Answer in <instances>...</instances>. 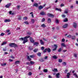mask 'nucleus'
I'll return each mask as SVG.
<instances>
[{"mask_svg":"<svg viewBox=\"0 0 78 78\" xmlns=\"http://www.w3.org/2000/svg\"><path fill=\"white\" fill-rule=\"evenodd\" d=\"M17 8L18 9H20V6L18 5L17 6Z\"/></svg>","mask_w":78,"mask_h":78,"instance_id":"54","label":"nucleus"},{"mask_svg":"<svg viewBox=\"0 0 78 78\" xmlns=\"http://www.w3.org/2000/svg\"><path fill=\"white\" fill-rule=\"evenodd\" d=\"M30 37V36H28L25 37H21L20 38V41H21V40L23 41V44H25L26 42H28V39H28V38H29Z\"/></svg>","mask_w":78,"mask_h":78,"instance_id":"1","label":"nucleus"},{"mask_svg":"<svg viewBox=\"0 0 78 78\" xmlns=\"http://www.w3.org/2000/svg\"><path fill=\"white\" fill-rule=\"evenodd\" d=\"M28 49L30 50H32L33 49V47L30 46L28 48Z\"/></svg>","mask_w":78,"mask_h":78,"instance_id":"24","label":"nucleus"},{"mask_svg":"<svg viewBox=\"0 0 78 78\" xmlns=\"http://www.w3.org/2000/svg\"><path fill=\"white\" fill-rule=\"evenodd\" d=\"M44 5H43V6L40 5L38 7V9L39 10H41L42 9H43V8H44Z\"/></svg>","mask_w":78,"mask_h":78,"instance_id":"5","label":"nucleus"},{"mask_svg":"<svg viewBox=\"0 0 78 78\" xmlns=\"http://www.w3.org/2000/svg\"><path fill=\"white\" fill-rule=\"evenodd\" d=\"M27 59L30 61L31 60V59L30 58V56H27Z\"/></svg>","mask_w":78,"mask_h":78,"instance_id":"28","label":"nucleus"},{"mask_svg":"<svg viewBox=\"0 0 78 78\" xmlns=\"http://www.w3.org/2000/svg\"><path fill=\"white\" fill-rule=\"evenodd\" d=\"M67 37H69V38H70V37H71V38L72 36H71V35H69L67 36Z\"/></svg>","mask_w":78,"mask_h":78,"instance_id":"48","label":"nucleus"},{"mask_svg":"<svg viewBox=\"0 0 78 78\" xmlns=\"http://www.w3.org/2000/svg\"><path fill=\"white\" fill-rule=\"evenodd\" d=\"M40 43L41 45H44V43L42 41V40H40Z\"/></svg>","mask_w":78,"mask_h":78,"instance_id":"21","label":"nucleus"},{"mask_svg":"<svg viewBox=\"0 0 78 78\" xmlns=\"http://www.w3.org/2000/svg\"><path fill=\"white\" fill-rule=\"evenodd\" d=\"M34 6H36L37 8H38V4L37 3H35L33 5Z\"/></svg>","mask_w":78,"mask_h":78,"instance_id":"11","label":"nucleus"},{"mask_svg":"<svg viewBox=\"0 0 78 78\" xmlns=\"http://www.w3.org/2000/svg\"><path fill=\"white\" fill-rule=\"evenodd\" d=\"M27 17H24L23 18V19L24 20H27Z\"/></svg>","mask_w":78,"mask_h":78,"instance_id":"40","label":"nucleus"},{"mask_svg":"<svg viewBox=\"0 0 78 78\" xmlns=\"http://www.w3.org/2000/svg\"><path fill=\"white\" fill-rule=\"evenodd\" d=\"M73 76H75L76 78H78V75H77V74H76V73H74L73 74Z\"/></svg>","mask_w":78,"mask_h":78,"instance_id":"13","label":"nucleus"},{"mask_svg":"<svg viewBox=\"0 0 78 78\" xmlns=\"http://www.w3.org/2000/svg\"><path fill=\"white\" fill-rule=\"evenodd\" d=\"M52 71L53 72H58V70H57V69H54V70L52 69Z\"/></svg>","mask_w":78,"mask_h":78,"instance_id":"26","label":"nucleus"},{"mask_svg":"<svg viewBox=\"0 0 78 78\" xmlns=\"http://www.w3.org/2000/svg\"><path fill=\"white\" fill-rule=\"evenodd\" d=\"M37 55L38 56H41V53L39 52L37 54Z\"/></svg>","mask_w":78,"mask_h":78,"instance_id":"32","label":"nucleus"},{"mask_svg":"<svg viewBox=\"0 0 78 78\" xmlns=\"http://www.w3.org/2000/svg\"><path fill=\"white\" fill-rule=\"evenodd\" d=\"M4 35H5V34H4V33H2L1 34V36H4Z\"/></svg>","mask_w":78,"mask_h":78,"instance_id":"47","label":"nucleus"},{"mask_svg":"<svg viewBox=\"0 0 78 78\" xmlns=\"http://www.w3.org/2000/svg\"><path fill=\"white\" fill-rule=\"evenodd\" d=\"M39 44L37 42H35L34 43V45H38Z\"/></svg>","mask_w":78,"mask_h":78,"instance_id":"30","label":"nucleus"},{"mask_svg":"<svg viewBox=\"0 0 78 78\" xmlns=\"http://www.w3.org/2000/svg\"><path fill=\"white\" fill-rule=\"evenodd\" d=\"M6 32V33H9V30H7Z\"/></svg>","mask_w":78,"mask_h":78,"instance_id":"60","label":"nucleus"},{"mask_svg":"<svg viewBox=\"0 0 78 78\" xmlns=\"http://www.w3.org/2000/svg\"><path fill=\"white\" fill-rule=\"evenodd\" d=\"M76 39V36H72L71 37V39L72 40H75Z\"/></svg>","mask_w":78,"mask_h":78,"instance_id":"8","label":"nucleus"},{"mask_svg":"<svg viewBox=\"0 0 78 78\" xmlns=\"http://www.w3.org/2000/svg\"><path fill=\"white\" fill-rule=\"evenodd\" d=\"M7 44V42L6 41L3 42L1 44L2 45H5Z\"/></svg>","mask_w":78,"mask_h":78,"instance_id":"14","label":"nucleus"},{"mask_svg":"<svg viewBox=\"0 0 78 78\" xmlns=\"http://www.w3.org/2000/svg\"><path fill=\"white\" fill-rule=\"evenodd\" d=\"M31 74H32V73H31V72H29V75L31 76Z\"/></svg>","mask_w":78,"mask_h":78,"instance_id":"59","label":"nucleus"},{"mask_svg":"<svg viewBox=\"0 0 78 78\" xmlns=\"http://www.w3.org/2000/svg\"><path fill=\"white\" fill-rule=\"evenodd\" d=\"M9 61H10V62H11L12 61H13V60H12V59H10L9 60Z\"/></svg>","mask_w":78,"mask_h":78,"instance_id":"62","label":"nucleus"},{"mask_svg":"<svg viewBox=\"0 0 78 78\" xmlns=\"http://www.w3.org/2000/svg\"><path fill=\"white\" fill-rule=\"evenodd\" d=\"M73 26L75 28H76L77 27V24L75 22H73Z\"/></svg>","mask_w":78,"mask_h":78,"instance_id":"4","label":"nucleus"},{"mask_svg":"<svg viewBox=\"0 0 78 78\" xmlns=\"http://www.w3.org/2000/svg\"><path fill=\"white\" fill-rule=\"evenodd\" d=\"M76 36H78V33H76Z\"/></svg>","mask_w":78,"mask_h":78,"instance_id":"64","label":"nucleus"},{"mask_svg":"<svg viewBox=\"0 0 78 78\" xmlns=\"http://www.w3.org/2000/svg\"><path fill=\"white\" fill-rule=\"evenodd\" d=\"M59 75H60V74L59 73H57L56 74V76L57 78H59Z\"/></svg>","mask_w":78,"mask_h":78,"instance_id":"12","label":"nucleus"},{"mask_svg":"<svg viewBox=\"0 0 78 78\" xmlns=\"http://www.w3.org/2000/svg\"><path fill=\"white\" fill-rule=\"evenodd\" d=\"M6 65V63H2L1 64V66H5Z\"/></svg>","mask_w":78,"mask_h":78,"instance_id":"29","label":"nucleus"},{"mask_svg":"<svg viewBox=\"0 0 78 78\" xmlns=\"http://www.w3.org/2000/svg\"><path fill=\"white\" fill-rule=\"evenodd\" d=\"M48 58V57H47V56H46L45 57L44 59H47Z\"/></svg>","mask_w":78,"mask_h":78,"instance_id":"57","label":"nucleus"},{"mask_svg":"<svg viewBox=\"0 0 78 78\" xmlns=\"http://www.w3.org/2000/svg\"><path fill=\"white\" fill-rule=\"evenodd\" d=\"M48 77H49V78H51V76L49 75L48 76Z\"/></svg>","mask_w":78,"mask_h":78,"instance_id":"63","label":"nucleus"},{"mask_svg":"<svg viewBox=\"0 0 78 78\" xmlns=\"http://www.w3.org/2000/svg\"><path fill=\"white\" fill-rule=\"evenodd\" d=\"M56 48H55L54 49H53V51H55V50H56Z\"/></svg>","mask_w":78,"mask_h":78,"instance_id":"58","label":"nucleus"},{"mask_svg":"<svg viewBox=\"0 0 78 78\" xmlns=\"http://www.w3.org/2000/svg\"><path fill=\"white\" fill-rule=\"evenodd\" d=\"M47 71H48L47 69H45L44 70V72H47Z\"/></svg>","mask_w":78,"mask_h":78,"instance_id":"45","label":"nucleus"},{"mask_svg":"<svg viewBox=\"0 0 78 78\" xmlns=\"http://www.w3.org/2000/svg\"><path fill=\"white\" fill-rule=\"evenodd\" d=\"M37 50H38V49H35L33 50V51L34 52V53H36V52H37Z\"/></svg>","mask_w":78,"mask_h":78,"instance_id":"31","label":"nucleus"},{"mask_svg":"<svg viewBox=\"0 0 78 78\" xmlns=\"http://www.w3.org/2000/svg\"><path fill=\"white\" fill-rule=\"evenodd\" d=\"M40 14L42 16H44V15H45V13L44 12H40Z\"/></svg>","mask_w":78,"mask_h":78,"instance_id":"17","label":"nucleus"},{"mask_svg":"<svg viewBox=\"0 0 78 78\" xmlns=\"http://www.w3.org/2000/svg\"><path fill=\"white\" fill-rule=\"evenodd\" d=\"M62 64L64 66H66V63L65 62H63Z\"/></svg>","mask_w":78,"mask_h":78,"instance_id":"46","label":"nucleus"},{"mask_svg":"<svg viewBox=\"0 0 78 78\" xmlns=\"http://www.w3.org/2000/svg\"><path fill=\"white\" fill-rule=\"evenodd\" d=\"M26 64H27V65H29V66H30V62H27L26 63Z\"/></svg>","mask_w":78,"mask_h":78,"instance_id":"49","label":"nucleus"},{"mask_svg":"<svg viewBox=\"0 0 78 78\" xmlns=\"http://www.w3.org/2000/svg\"><path fill=\"white\" fill-rule=\"evenodd\" d=\"M67 21H68V20L67 18L63 20V22H67Z\"/></svg>","mask_w":78,"mask_h":78,"instance_id":"33","label":"nucleus"},{"mask_svg":"<svg viewBox=\"0 0 78 78\" xmlns=\"http://www.w3.org/2000/svg\"><path fill=\"white\" fill-rule=\"evenodd\" d=\"M48 16H49V17H54V15L52 14L51 13H48L47 14Z\"/></svg>","mask_w":78,"mask_h":78,"instance_id":"3","label":"nucleus"},{"mask_svg":"<svg viewBox=\"0 0 78 78\" xmlns=\"http://www.w3.org/2000/svg\"><path fill=\"white\" fill-rule=\"evenodd\" d=\"M30 58H34V55H30Z\"/></svg>","mask_w":78,"mask_h":78,"instance_id":"41","label":"nucleus"},{"mask_svg":"<svg viewBox=\"0 0 78 78\" xmlns=\"http://www.w3.org/2000/svg\"><path fill=\"white\" fill-rule=\"evenodd\" d=\"M62 61V59H59L58 60V62H61Z\"/></svg>","mask_w":78,"mask_h":78,"instance_id":"44","label":"nucleus"},{"mask_svg":"<svg viewBox=\"0 0 78 78\" xmlns=\"http://www.w3.org/2000/svg\"><path fill=\"white\" fill-rule=\"evenodd\" d=\"M55 23H59V21L58 20H56Z\"/></svg>","mask_w":78,"mask_h":78,"instance_id":"43","label":"nucleus"},{"mask_svg":"<svg viewBox=\"0 0 78 78\" xmlns=\"http://www.w3.org/2000/svg\"><path fill=\"white\" fill-rule=\"evenodd\" d=\"M31 22H32V23H34V20L33 19H32L31 20Z\"/></svg>","mask_w":78,"mask_h":78,"instance_id":"39","label":"nucleus"},{"mask_svg":"<svg viewBox=\"0 0 78 78\" xmlns=\"http://www.w3.org/2000/svg\"><path fill=\"white\" fill-rule=\"evenodd\" d=\"M9 45L10 46V47H18V46H17V45L15 43H10L9 44Z\"/></svg>","mask_w":78,"mask_h":78,"instance_id":"2","label":"nucleus"},{"mask_svg":"<svg viewBox=\"0 0 78 78\" xmlns=\"http://www.w3.org/2000/svg\"><path fill=\"white\" fill-rule=\"evenodd\" d=\"M11 21V20L9 19H6L4 20V22L5 23H7V22H10Z\"/></svg>","mask_w":78,"mask_h":78,"instance_id":"7","label":"nucleus"},{"mask_svg":"<svg viewBox=\"0 0 78 78\" xmlns=\"http://www.w3.org/2000/svg\"><path fill=\"white\" fill-rule=\"evenodd\" d=\"M64 6V5L63 4H62L60 5L61 7H62V6Z\"/></svg>","mask_w":78,"mask_h":78,"instance_id":"50","label":"nucleus"},{"mask_svg":"<svg viewBox=\"0 0 78 78\" xmlns=\"http://www.w3.org/2000/svg\"><path fill=\"white\" fill-rule=\"evenodd\" d=\"M20 63V61H16L15 63V64L16 65L17 64H19Z\"/></svg>","mask_w":78,"mask_h":78,"instance_id":"10","label":"nucleus"},{"mask_svg":"<svg viewBox=\"0 0 78 78\" xmlns=\"http://www.w3.org/2000/svg\"><path fill=\"white\" fill-rule=\"evenodd\" d=\"M74 56L76 58V57H77V55H76V54H74Z\"/></svg>","mask_w":78,"mask_h":78,"instance_id":"51","label":"nucleus"},{"mask_svg":"<svg viewBox=\"0 0 78 78\" xmlns=\"http://www.w3.org/2000/svg\"><path fill=\"white\" fill-rule=\"evenodd\" d=\"M47 50L48 51V53H50L51 51V50L50 48H47Z\"/></svg>","mask_w":78,"mask_h":78,"instance_id":"20","label":"nucleus"},{"mask_svg":"<svg viewBox=\"0 0 78 78\" xmlns=\"http://www.w3.org/2000/svg\"><path fill=\"white\" fill-rule=\"evenodd\" d=\"M70 73H67V78H69L70 77V76H70Z\"/></svg>","mask_w":78,"mask_h":78,"instance_id":"19","label":"nucleus"},{"mask_svg":"<svg viewBox=\"0 0 78 78\" xmlns=\"http://www.w3.org/2000/svg\"><path fill=\"white\" fill-rule=\"evenodd\" d=\"M44 49H45V47H42L41 48V50H44Z\"/></svg>","mask_w":78,"mask_h":78,"instance_id":"37","label":"nucleus"},{"mask_svg":"<svg viewBox=\"0 0 78 78\" xmlns=\"http://www.w3.org/2000/svg\"><path fill=\"white\" fill-rule=\"evenodd\" d=\"M30 40L31 42L33 43V42H34V41L33 39V38H32V37H31L30 38Z\"/></svg>","mask_w":78,"mask_h":78,"instance_id":"9","label":"nucleus"},{"mask_svg":"<svg viewBox=\"0 0 78 78\" xmlns=\"http://www.w3.org/2000/svg\"><path fill=\"white\" fill-rule=\"evenodd\" d=\"M11 3H9V4H7V5H6L5 6V8H8L10 6H11Z\"/></svg>","mask_w":78,"mask_h":78,"instance_id":"6","label":"nucleus"},{"mask_svg":"<svg viewBox=\"0 0 78 78\" xmlns=\"http://www.w3.org/2000/svg\"><path fill=\"white\" fill-rule=\"evenodd\" d=\"M41 27H43V28H45V27H46V26L45 25V24H43L41 25Z\"/></svg>","mask_w":78,"mask_h":78,"instance_id":"23","label":"nucleus"},{"mask_svg":"<svg viewBox=\"0 0 78 78\" xmlns=\"http://www.w3.org/2000/svg\"><path fill=\"white\" fill-rule=\"evenodd\" d=\"M24 23H25V24H27V25H28V24H29V23L27 21H26L24 22Z\"/></svg>","mask_w":78,"mask_h":78,"instance_id":"38","label":"nucleus"},{"mask_svg":"<svg viewBox=\"0 0 78 78\" xmlns=\"http://www.w3.org/2000/svg\"><path fill=\"white\" fill-rule=\"evenodd\" d=\"M61 46L62 47H66V45H65V44L64 43H62L61 44Z\"/></svg>","mask_w":78,"mask_h":78,"instance_id":"18","label":"nucleus"},{"mask_svg":"<svg viewBox=\"0 0 78 78\" xmlns=\"http://www.w3.org/2000/svg\"><path fill=\"white\" fill-rule=\"evenodd\" d=\"M67 26H68V25L66 24L64 25L62 27L64 28H67Z\"/></svg>","mask_w":78,"mask_h":78,"instance_id":"16","label":"nucleus"},{"mask_svg":"<svg viewBox=\"0 0 78 78\" xmlns=\"http://www.w3.org/2000/svg\"><path fill=\"white\" fill-rule=\"evenodd\" d=\"M40 62H44V59L43 58H41L40 59Z\"/></svg>","mask_w":78,"mask_h":78,"instance_id":"27","label":"nucleus"},{"mask_svg":"<svg viewBox=\"0 0 78 78\" xmlns=\"http://www.w3.org/2000/svg\"><path fill=\"white\" fill-rule=\"evenodd\" d=\"M65 14H67L68 13V10L67 9L64 12Z\"/></svg>","mask_w":78,"mask_h":78,"instance_id":"22","label":"nucleus"},{"mask_svg":"<svg viewBox=\"0 0 78 78\" xmlns=\"http://www.w3.org/2000/svg\"><path fill=\"white\" fill-rule=\"evenodd\" d=\"M47 48L45 49L44 50L43 52H44V53H46V51H47Z\"/></svg>","mask_w":78,"mask_h":78,"instance_id":"42","label":"nucleus"},{"mask_svg":"<svg viewBox=\"0 0 78 78\" xmlns=\"http://www.w3.org/2000/svg\"><path fill=\"white\" fill-rule=\"evenodd\" d=\"M55 10L56 11H60V12L62 11L60 9H58V8H56Z\"/></svg>","mask_w":78,"mask_h":78,"instance_id":"15","label":"nucleus"},{"mask_svg":"<svg viewBox=\"0 0 78 78\" xmlns=\"http://www.w3.org/2000/svg\"><path fill=\"white\" fill-rule=\"evenodd\" d=\"M54 47H55V48H57V47H58V45L56 44H54Z\"/></svg>","mask_w":78,"mask_h":78,"instance_id":"36","label":"nucleus"},{"mask_svg":"<svg viewBox=\"0 0 78 78\" xmlns=\"http://www.w3.org/2000/svg\"><path fill=\"white\" fill-rule=\"evenodd\" d=\"M30 63L31 65H33L34 64V62L32 61L30 62Z\"/></svg>","mask_w":78,"mask_h":78,"instance_id":"35","label":"nucleus"},{"mask_svg":"<svg viewBox=\"0 0 78 78\" xmlns=\"http://www.w3.org/2000/svg\"><path fill=\"white\" fill-rule=\"evenodd\" d=\"M73 5H72L71 6L70 8L71 9H73Z\"/></svg>","mask_w":78,"mask_h":78,"instance_id":"61","label":"nucleus"},{"mask_svg":"<svg viewBox=\"0 0 78 78\" xmlns=\"http://www.w3.org/2000/svg\"><path fill=\"white\" fill-rule=\"evenodd\" d=\"M61 51V48H60L58 49V52H60V51Z\"/></svg>","mask_w":78,"mask_h":78,"instance_id":"52","label":"nucleus"},{"mask_svg":"<svg viewBox=\"0 0 78 78\" xmlns=\"http://www.w3.org/2000/svg\"><path fill=\"white\" fill-rule=\"evenodd\" d=\"M45 19L43 18V19H42V22H44V21H45Z\"/></svg>","mask_w":78,"mask_h":78,"instance_id":"55","label":"nucleus"},{"mask_svg":"<svg viewBox=\"0 0 78 78\" xmlns=\"http://www.w3.org/2000/svg\"><path fill=\"white\" fill-rule=\"evenodd\" d=\"M48 23H50L51 22V19L50 18H48Z\"/></svg>","mask_w":78,"mask_h":78,"instance_id":"34","label":"nucleus"},{"mask_svg":"<svg viewBox=\"0 0 78 78\" xmlns=\"http://www.w3.org/2000/svg\"><path fill=\"white\" fill-rule=\"evenodd\" d=\"M64 41H65V39H64V38H63L62 40V42H64Z\"/></svg>","mask_w":78,"mask_h":78,"instance_id":"53","label":"nucleus"},{"mask_svg":"<svg viewBox=\"0 0 78 78\" xmlns=\"http://www.w3.org/2000/svg\"><path fill=\"white\" fill-rule=\"evenodd\" d=\"M52 58H54V59H57L58 58L56 55H54L52 56Z\"/></svg>","mask_w":78,"mask_h":78,"instance_id":"25","label":"nucleus"},{"mask_svg":"<svg viewBox=\"0 0 78 78\" xmlns=\"http://www.w3.org/2000/svg\"><path fill=\"white\" fill-rule=\"evenodd\" d=\"M62 17H66V16L64 15H62Z\"/></svg>","mask_w":78,"mask_h":78,"instance_id":"56","label":"nucleus"}]
</instances>
